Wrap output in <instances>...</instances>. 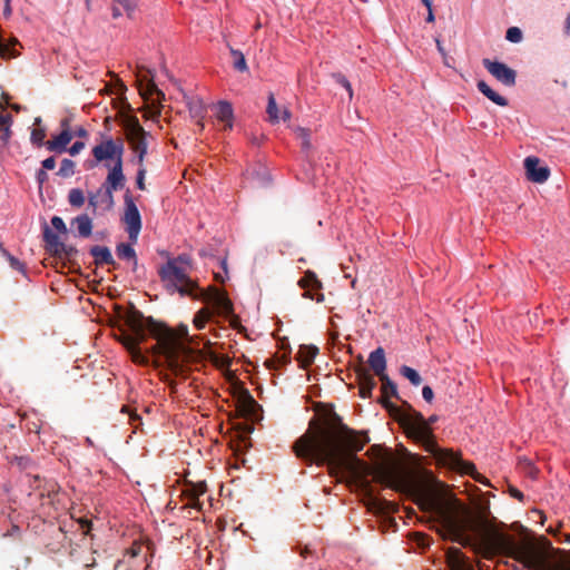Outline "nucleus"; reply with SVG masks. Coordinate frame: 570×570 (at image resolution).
Returning a JSON list of instances; mask_svg holds the SVG:
<instances>
[{
    "mask_svg": "<svg viewBox=\"0 0 570 570\" xmlns=\"http://www.w3.org/2000/svg\"><path fill=\"white\" fill-rule=\"evenodd\" d=\"M43 170H52L56 167V159L55 157H48L41 163Z\"/></svg>",
    "mask_w": 570,
    "mask_h": 570,
    "instance_id": "51",
    "label": "nucleus"
},
{
    "mask_svg": "<svg viewBox=\"0 0 570 570\" xmlns=\"http://www.w3.org/2000/svg\"><path fill=\"white\" fill-rule=\"evenodd\" d=\"M317 353L318 348L316 346L302 345L297 352L296 358L303 367H307L313 363Z\"/></svg>",
    "mask_w": 570,
    "mask_h": 570,
    "instance_id": "27",
    "label": "nucleus"
},
{
    "mask_svg": "<svg viewBox=\"0 0 570 570\" xmlns=\"http://www.w3.org/2000/svg\"><path fill=\"white\" fill-rule=\"evenodd\" d=\"M358 452L363 450V446L370 442V438L366 431H358Z\"/></svg>",
    "mask_w": 570,
    "mask_h": 570,
    "instance_id": "48",
    "label": "nucleus"
},
{
    "mask_svg": "<svg viewBox=\"0 0 570 570\" xmlns=\"http://www.w3.org/2000/svg\"><path fill=\"white\" fill-rule=\"evenodd\" d=\"M126 177L122 171V163L114 164L108 171L105 183L101 185L114 195V191L122 189Z\"/></svg>",
    "mask_w": 570,
    "mask_h": 570,
    "instance_id": "15",
    "label": "nucleus"
},
{
    "mask_svg": "<svg viewBox=\"0 0 570 570\" xmlns=\"http://www.w3.org/2000/svg\"><path fill=\"white\" fill-rule=\"evenodd\" d=\"M86 200L85 194L79 188H72L68 194V202L72 207L80 208Z\"/></svg>",
    "mask_w": 570,
    "mask_h": 570,
    "instance_id": "34",
    "label": "nucleus"
},
{
    "mask_svg": "<svg viewBox=\"0 0 570 570\" xmlns=\"http://www.w3.org/2000/svg\"><path fill=\"white\" fill-rule=\"evenodd\" d=\"M194 299L213 304L219 315L228 316L233 313V303L225 292H222L215 286H209L207 289L200 288Z\"/></svg>",
    "mask_w": 570,
    "mask_h": 570,
    "instance_id": "9",
    "label": "nucleus"
},
{
    "mask_svg": "<svg viewBox=\"0 0 570 570\" xmlns=\"http://www.w3.org/2000/svg\"><path fill=\"white\" fill-rule=\"evenodd\" d=\"M509 492H510L511 497L518 499L519 501H522L524 498L523 493L520 490H518L517 488L511 487Z\"/></svg>",
    "mask_w": 570,
    "mask_h": 570,
    "instance_id": "55",
    "label": "nucleus"
},
{
    "mask_svg": "<svg viewBox=\"0 0 570 570\" xmlns=\"http://www.w3.org/2000/svg\"><path fill=\"white\" fill-rule=\"evenodd\" d=\"M380 381L382 382V395L383 399L387 397H399L397 395V389L396 384L390 380V377L384 374L380 376ZM383 405L395 416V412L393 411L392 403L387 402L386 400H383Z\"/></svg>",
    "mask_w": 570,
    "mask_h": 570,
    "instance_id": "21",
    "label": "nucleus"
},
{
    "mask_svg": "<svg viewBox=\"0 0 570 570\" xmlns=\"http://www.w3.org/2000/svg\"><path fill=\"white\" fill-rule=\"evenodd\" d=\"M257 177L261 178L262 177V184H268L269 183V177H268V174L263 170L262 175L259 171H257Z\"/></svg>",
    "mask_w": 570,
    "mask_h": 570,
    "instance_id": "62",
    "label": "nucleus"
},
{
    "mask_svg": "<svg viewBox=\"0 0 570 570\" xmlns=\"http://www.w3.org/2000/svg\"><path fill=\"white\" fill-rule=\"evenodd\" d=\"M448 561L452 570H466L468 563L464 554L458 548L448 550Z\"/></svg>",
    "mask_w": 570,
    "mask_h": 570,
    "instance_id": "25",
    "label": "nucleus"
},
{
    "mask_svg": "<svg viewBox=\"0 0 570 570\" xmlns=\"http://www.w3.org/2000/svg\"><path fill=\"white\" fill-rule=\"evenodd\" d=\"M367 460L358 458V488L364 475L410 498L424 511L436 514L451 540L462 547L480 546L489 554H503L532 570H570V559L561 557L549 563L529 542L495 529L484 511L474 512L455 498H442L428 482L409 473L393 452L380 444L368 448Z\"/></svg>",
    "mask_w": 570,
    "mask_h": 570,
    "instance_id": "1",
    "label": "nucleus"
},
{
    "mask_svg": "<svg viewBox=\"0 0 570 570\" xmlns=\"http://www.w3.org/2000/svg\"><path fill=\"white\" fill-rule=\"evenodd\" d=\"M3 256L8 259L10 266L21 273H24V265L8 250H3Z\"/></svg>",
    "mask_w": 570,
    "mask_h": 570,
    "instance_id": "42",
    "label": "nucleus"
},
{
    "mask_svg": "<svg viewBox=\"0 0 570 570\" xmlns=\"http://www.w3.org/2000/svg\"><path fill=\"white\" fill-rule=\"evenodd\" d=\"M37 181L41 187L48 180V174L43 169H39L36 175Z\"/></svg>",
    "mask_w": 570,
    "mask_h": 570,
    "instance_id": "53",
    "label": "nucleus"
},
{
    "mask_svg": "<svg viewBox=\"0 0 570 570\" xmlns=\"http://www.w3.org/2000/svg\"><path fill=\"white\" fill-rule=\"evenodd\" d=\"M401 374L404 377H406L415 386L420 385L422 382V379H421L420 374L417 373V371H415L414 368H412L410 366L403 365L401 367Z\"/></svg>",
    "mask_w": 570,
    "mask_h": 570,
    "instance_id": "37",
    "label": "nucleus"
},
{
    "mask_svg": "<svg viewBox=\"0 0 570 570\" xmlns=\"http://www.w3.org/2000/svg\"><path fill=\"white\" fill-rule=\"evenodd\" d=\"M73 138L72 131L61 130V132L55 137H52L50 140L46 141V148L49 151H53L57 154H61L67 151V146L70 144V141Z\"/></svg>",
    "mask_w": 570,
    "mask_h": 570,
    "instance_id": "18",
    "label": "nucleus"
},
{
    "mask_svg": "<svg viewBox=\"0 0 570 570\" xmlns=\"http://www.w3.org/2000/svg\"><path fill=\"white\" fill-rule=\"evenodd\" d=\"M112 3L121 7L129 18L132 17L136 9V2L134 0H112Z\"/></svg>",
    "mask_w": 570,
    "mask_h": 570,
    "instance_id": "40",
    "label": "nucleus"
},
{
    "mask_svg": "<svg viewBox=\"0 0 570 570\" xmlns=\"http://www.w3.org/2000/svg\"><path fill=\"white\" fill-rule=\"evenodd\" d=\"M426 449L440 465L446 466L461 474L470 475L473 480L482 484H489L485 476L476 471L474 463L464 461L461 453L454 452L450 449H442L432 443H429Z\"/></svg>",
    "mask_w": 570,
    "mask_h": 570,
    "instance_id": "6",
    "label": "nucleus"
},
{
    "mask_svg": "<svg viewBox=\"0 0 570 570\" xmlns=\"http://www.w3.org/2000/svg\"><path fill=\"white\" fill-rule=\"evenodd\" d=\"M291 116H292V114H291V111L287 108H284L282 110V112L279 114L281 119L284 120V121L289 120Z\"/></svg>",
    "mask_w": 570,
    "mask_h": 570,
    "instance_id": "60",
    "label": "nucleus"
},
{
    "mask_svg": "<svg viewBox=\"0 0 570 570\" xmlns=\"http://www.w3.org/2000/svg\"><path fill=\"white\" fill-rule=\"evenodd\" d=\"M298 285L302 288H305L306 292L304 293V296L316 299L317 302L321 301L322 294L315 293L321 288V283L317 279L316 275L312 272H306L304 277H302L298 282Z\"/></svg>",
    "mask_w": 570,
    "mask_h": 570,
    "instance_id": "17",
    "label": "nucleus"
},
{
    "mask_svg": "<svg viewBox=\"0 0 570 570\" xmlns=\"http://www.w3.org/2000/svg\"><path fill=\"white\" fill-rule=\"evenodd\" d=\"M41 118L40 117H36L35 118V121H33V126L35 128L31 130V134H30V141L32 145L37 146V147H41V146H46V141H45V138H46V129L43 127H41Z\"/></svg>",
    "mask_w": 570,
    "mask_h": 570,
    "instance_id": "28",
    "label": "nucleus"
},
{
    "mask_svg": "<svg viewBox=\"0 0 570 570\" xmlns=\"http://www.w3.org/2000/svg\"><path fill=\"white\" fill-rule=\"evenodd\" d=\"M11 122H12L11 115H9V114H7V115L0 114V128H2L4 126L10 127Z\"/></svg>",
    "mask_w": 570,
    "mask_h": 570,
    "instance_id": "54",
    "label": "nucleus"
},
{
    "mask_svg": "<svg viewBox=\"0 0 570 570\" xmlns=\"http://www.w3.org/2000/svg\"><path fill=\"white\" fill-rule=\"evenodd\" d=\"M85 148V142L82 141H76L72 144V146L68 149L69 154L71 156L78 155L82 149Z\"/></svg>",
    "mask_w": 570,
    "mask_h": 570,
    "instance_id": "49",
    "label": "nucleus"
},
{
    "mask_svg": "<svg viewBox=\"0 0 570 570\" xmlns=\"http://www.w3.org/2000/svg\"><path fill=\"white\" fill-rule=\"evenodd\" d=\"M265 365L267 368H275L276 367V361L274 358H268L265 361Z\"/></svg>",
    "mask_w": 570,
    "mask_h": 570,
    "instance_id": "64",
    "label": "nucleus"
},
{
    "mask_svg": "<svg viewBox=\"0 0 570 570\" xmlns=\"http://www.w3.org/2000/svg\"><path fill=\"white\" fill-rule=\"evenodd\" d=\"M505 38L514 43H518L522 40V31L518 27H511L507 30Z\"/></svg>",
    "mask_w": 570,
    "mask_h": 570,
    "instance_id": "41",
    "label": "nucleus"
},
{
    "mask_svg": "<svg viewBox=\"0 0 570 570\" xmlns=\"http://www.w3.org/2000/svg\"><path fill=\"white\" fill-rule=\"evenodd\" d=\"M41 425L39 423L32 422L27 424V429L29 432L39 433Z\"/></svg>",
    "mask_w": 570,
    "mask_h": 570,
    "instance_id": "58",
    "label": "nucleus"
},
{
    "mask_svg": "<svg viewBox=\"0 0 570 570\" xmlns=\"http://www.w3.org/2000/svg\"><path fill=\"white\" fill-rule=\"evenodd\" d=\"M72 225L77 226L79 236L87 238L92 233V220L87 214H81L72 219Z\"/></svg>",
    "mask_w": 570,
    "mask_h": 570,
    "instance_id": "26",
    "label": "nucleus"
},
{
    "mask_svg": "<svg viewBox=\"0 0 570 570\" xmlns=\"http://www.w3.org/2000/svg\"><path fill=\"white\" fill-rule=\"evenodd\" d=\"M179 263H189V257L179 255L176 258L169 259L159 269V276L166 283V287L170 293L178 292L181 296H188L194 299L200 287L187 275L186 269L178 265Z\"/></svg>",
    "mask_w": 570,
    "mask_h": 570,
    "instance_id": "5",
    "label": "nucleus"
},
{
    "mask_svg": "<svg viewBox=\"0 0 570 570\" xmlns=\"http://www.w3.org/2000/svg\"><path fill=\"white\" fill-rule=\"evenodd\" d=\"M121 7L112 3V7H111V12H112V18L114 19H118L119 17L122 16V11L120 10Z\"/></svg>",
    "mask_w": 570,
    "mask_h": 570,
    "instance_id": "57",
    "label": "nucleus"
},
{
    "mask_svg": "<svg viewBox=\"0 0 570 570\" xmlns=\"http://www.w3.org/2000/svg\"><path fill=\"white\" fill-rule=\"evenodd\" d=\"M476 87L480 92H482L488 99H490L495 105L501 107L508 106V99L495 92L484 80H479Z\"/></svg>",
    "mask_w": 570,
    "mask_h": 570,
    "instance_id": "24",
    "label": "nucleus"
},
{
    "mask_svg": "<svg viewBox=\"0 0 570 570\" xmlns=\"http://www.w3.org/2000/svg\"><path fill=\"white\" fill-rule=\"evenodd\" d=\"M12 13L11 0H4L3 16L9 18Z\"/></svg>",
    "mask_w": 570,
    "mask_h": 570,
    "instance_id": "56",
    "label": "nucleus"
},
{
    "mask_svg": "<svg viewBox=\"0 0 570 570\" xmlns=\"http://www.w3.org/2000/svg\"><path fill=\"white\" fill-rule=\"evenodd\" d=\"M124 151L125 145L121 138L104 136L101 141L92 148L91 154L97 163L111 160L114 164H120Z\"/></svg>",
    "mask_w": 570,
    "mask_h": 570,
    "instance_id": "8",
    "label": "nucleus"
},
{
    "mask_svg": "<svg viewBox=\"0 0 570 570\" xmlns=\"http://www.w3.org/2000/svg\"><path fill=\"white\" fill-rule=\"evenodd\" d=\"M75 167H76V164L73 160L65 158L61 160L60 168H59L57 175H59L63 178L71 177L75 174Z\"/></svg>",
    "mask_w": 570,
    "mask_h": 570,
    "instance_id": "36",
    "label": "nucleus"
},
{
    "mask_svg": "<svg viewBox=\"0 0 570 570\" xmlns=\"http://www.w3.org/2000/svg\"><path fill=\"white\" fill-rule=\"evenodd\" d=\"M90 255L95 258L96 265H112L116 266V262L111 255V252L106 246H94L90 248Z\"/></svg>",
    "mask_w": 570,
    "mask_h": 570,
    "instance_id": "22",
    "label": "nucleus"
},
{
    "mask_svg": "<svg viewBox=\"0 0 570 570\" xmlns=\"http://www.w3.org/2000/svg\"><path fill=\"white\" fill-rule=\"evenodd\" d=\"M216 117L219 121L225 124V129L233 128V107L227 101H219L216 106Z\"/></svg>",
    "mask_w": 570,
    "mask_h": 570,
    "instance_id": "23",
    "label": "nucleus"
},
{
    "mask_svg": "<svg viewBox=\"0 0 570 570\" xmlns=\"http://www.w3.org/2000/svg\"><path fill=\"white\" fill-rule=\"evenodd\" d=\"M422 396L423 399L426 401V402H432L433 397H434V393H433V390L425 385L423 389H422Z\"/></svg>",
    "mask_w": 570,
    "mask_h": 570,
    "instance_id": "52",
    "label": "nucleus"
},
{
    "mask_svg": "<svg viewBox=\"0 0 570 570\" xmlns=\"http://www.w3.org/2000/svg\"><path fill=\"white\" fill-rule=\"evenodd\" d=\"M190 115L197 119V124L204 128V124L202 122V119L205 115V107L200 100L190 101L188 104Z\"/></svg>",
    "mask_w": 570,
    "mask_h": 570,
    "instance_id": "33",
    "label": "nucleus"
},
{
    "mask_svg": "<svg viewBox=\"0 0 570 570\" xmlns=\"http://www.w3.org/2000/svg\"><path fill=\"white\" fill-rule=\"evenodd\" d=\"M75 135L78 136V137H86L88 135L87 130L82 127L78 128L76 131H75Z\"/></svg>",
    "mask_w": 570,
    "mask_h": 570,
    "instance_id": "63",
    "label": "nucleus"
},
{
    "mask_svg": "<svg viewBox=\"0 0 570 570\" xmlns=\"http://www.w3.org/2000/svg\"><path fill=\"white\" fill-rule=\"evenodd\" d=\"M47 492H48V497H50L52 493H56L57 492V484L55 482L48 483Z\"/></svg>",
    "mask_w": 570,
    "mask_h": 570,
    "instance_id": "61",
    "label": "nucleus"
},
{
    "mask_svg": "<svg viewBox=\"0 0 570 570\" xmlns=\"http://www.w3.org/2000/svg\"><path fill=\"white\" fill-rule=\"evenodd\" d=\"M12 131L10 127L4 126L0 128V141L2 142L3 147H6L11 138Z\"/></svg>",
    "mask_w": 570,
    "mask_h": 570,
    "instance_id": "47",
    "label": "nucleus"
},
{
    "mask_svg": "<svg viewBox=\"0 0 570 570\" xmlns=\"http://www.w3.org/2000/svg\"><path fill=\"white\" fill-rule=\"evenodd\" d=\"M120 317L131 333L121 330L119 341L129 351L135 363L148 364L149 357L141 353L139 345L150 335L157 341L150 350L151 354L165 356L173 373L179 374L183 371L181 362L184 357H187L189 350L179 336L188 338L189 343H194V338L188 336L186 326H183L177 334L164 323L150 316L145 317L132 304Z\"/></svg>",
    "mask_w": 570,
    "mask_h": 570,
    "instance_id": "3",
    "label": "nucleus"
},
{
    "mask_svg": "<svg viewBox=\"0 0 570 570\" xmlns=\"http://www.w3.org/2000/svg\"><path fill=\"white\" fill-rule=\"evenodd\" d=\"M126 136L130 144L132 151L136 155L138 166L144 165L145 157L147 155L148 132L140 126L139 120L136 116H129L126 120Z\"/></svg>",
    "mask_w": 570,
    "mask_h": 570,
    "instance_id": "7",
    "label": "nucleus"
},
{
    "mask_svg": "<svg viewBox=\"0 0 570 570\" xmlns=\"http://www.w3.org/2000/svg\"><path fill=\"white\" fill-rule=\"evenodd\" d=\"M230 55L234 58L233 66L236 70H238L240 72H245L248 70L246 59L242 51L230 48Z\"/></svg>",
    "mask_w": 570,
    "mask_h": 570,
    "instance_id": "35",
    "label": "nucleus"
},
{
    "mask_svg": "<svg viewBox=\"0 0 570 570\" xmlns=\"http://www.w3.org/2000/svg\"><path fill=\"white\" fill-rule=\"evenodd\" d=\"M188 502H187V507H190L193 509H196L198 511H200L203 509V503L199 501V498L198 497H195V498H187Z\"/></svg>",
    "mask_w": 570,
    "mask_h": 570,
    "instance_id": "50",
    "label": "nucleus"
},
{
    "mask_svg": "<svg viewBox=\"0 0 570 570\" xmlns=\"http://www.w3.org/2000/svg\"><path fill=\"white\" fill-rule=\"evenodd\" d=\"M43 239L46 243V250L51 255H60L62 250H65V244L60 242L59 235L49 228L48 225H45L43 228Z\"/></svg>",
    "mask_w": 570,
    "mask_h": 570,
    "instance_id": "19",
    "label": "nucleus"
},
{
    "mask_svg": "<svg viewBox=\"0 0 570 570\" xmlns=\"http://www.w3.org/2000/svg\"><path fill=\"white\" fill-rule=\"evenodd\" d=\"M297 138L301 140V146L304 150H308L311 148L309 132L307 129L298 127L295 130Z\"/></svg>",
    "mask_w": 570,
    "mask_h": 570,
    "instance_id": "39",
    "label": "nucleus"
},
{
    "mask_svg": "<svg viewBox=\"0 0 570 570\" xmlns=\"http://www.w3.org/2000/svg\"><path fill=\"white\" fill-rule=\"evenodd\" d=\"M207 491V484L205 481H200V482H187L185 484V489L183 490V494L186 497V498H195V497H200L203 494H205Z\"/></svg>",
    "mask_w": 570,
    "mask_h": 570,
    "instance_id": "29",
    "label": "nucleus"
},
{
    "mask_svg": "<svg viewBox=\"0 0 570 570\" xmlns=\"http://www.w3.org/2000/svg\"><path fill=\"white\" fill-rule=\"evenodd\" d=\"M78 253V250L73 247V246H67L65 244V250H62L60 253V255H56L55 257L59 258V259H67V261H71V258L73 256H76V254Z\"/></svg>",
    "mask_w": 570,
    "mask_h": 570,
    "instance_id": "45",
    "label": "nucleus"
},
{
    "mask_svg": "<svg viewBox=\"0 0 570 570\" xmlns=\"http://www.w3.org/2000/svg\"><path fill=\"white\" fill-rule=\"evenodd\" d=\"M524 168L529 180L542 184L548 180L550 170L546 166H540V160L537 157H527L524 159Z\"/></svg>",
    "mask_w": 570,
    "mask_h": 570,
    "instance_id": "14",
    "label": "nucleus"
},
{
    "mask_svg": "<svg viewBox=\"0 0 570 570\" xmlns=\"http://www.w3.org/2000/svg\"><path fill=\"white\" fill-rule=\"evenodd\" d=\"M117 255L121 259L132 261V269L136 271L138 262L136 252L130 244L120 243L116 248Z\"/></svg>",
    "mask_w": 570,
    "mask_h": 570,
    "instance_id": "30",
    "label": "nucleus"
},
{
    "mask_svg": "<svg viewBox=\"0 0 570 570\" xmlns=\"http://www.w3.org/2000/svg\"><path fill=\"white\" fill-rule=\"evenodd\" d=\"M88 205L94 215L100 212H109L115 206L114 195L100 186L96 191L89 193Z\"/></svg>",
    "mask_w": 570,
    "mask_h": 570,
    "instance_id": "12",
    "label": "nucleus"
},
{
    "mask_svg": "<svg viewBox=\"0 0 570 570\" xmlns=\"http://www.w3.org/2000/svg\"><path fill=\"white\" fill-rule=\"evenodd\" d=\"M368 365L373 372L380 377L385 374L386 360L385 352L382 347H377L368 356Z\"/></svg>",
    "mask_w": 570,
    "mask_h": 570,
    "instance_id": "20",
    "label": "nucleus"
},
{
    "mask_svg": "<svg viewBox=\"0 0 570 570\" xmlns=\"http://www.w3.org/2000/svg\"><path fill=\"white\" fill-rule=\"evenodd\" d=\"M122 222L126 224L129 239L131 243H136L141 230V216L129 191L125 195V214Z\"/></svg>",
    "mask_w": 570,
    "mask_h": 570,
    "instance_id": "10",
    "label": "nucleus"
},
{
    "mask_svg": "<svg viewBox=\"0 0 570 570\" xmlns=\"http://www.w3.org/2000/svg\"><path fill=\"white\" fill-rule=\"evenodd\" d=\"M293 451L308 465H326L340 483L351 492L356 490V432L343 423L332 405L316 407Z\"/></svg>",
    "mask_w": 570,
    "mask_h": 570,
    "instance_id": "2",
    "label": "nucleus"
},
{
    "mask_svg": "<svg viewBox=\"0 0 570 570\" xmlns=\"http://www.w3.org/2000/svg\"><path fill=\"white\" fill-rule=\"evenodd\" d=\"M147 76H142V75H138V87H139V94L141 95V97L146 100L148 99H153V102H158L160 104V101L163 99H165V95L164 92L158 89V87L156 86L155 81H154V73L151 72V70L147 69Z\"/></svg>",
    "mask_w": 570,
    "mask_h": 570,
    "instance_id": "13",
    "label": "nucleus"
},
{
    "mask_svg": "<svg viewBox=\"0 0 570 570\" xmlns=\"http://www.w3.org/2000/svg\"><path fill=\"white\" fill-rule=\"evenodd\" d=\"M60 127H61V130L71 131L70 119L69 118L61 119Z\"/></svg>",
    "mask_w": 570,
    "mask_h": 570,
    "instance_id": "59",
    "label": "nucleus"
},
{
    "mask_svg": "<svg viewBox=\"0 0 570 570\" xmlns=\"http://www.w3.org/2000/svg\"><path fill=\"white\" fill-rule=\"evenodd\" d=\"M213 312L208 307L200 308L194 316V325L198 330H203L206 323L210 320Z\"/></svg>",
    "mask_w": 570,
    "mask_h": 570,
    "instance_id": "32",
    "label": "nucleus"
},
{
    "mask_svg": "<svg viewBox=\"0 0 570 570\" xmlns=\"http://www.w3.org/2000/svg\"><path fill=\"white\" fill-rule=\"evenodd\" d=\"M266 112L268 115L269 122H272V124L279 122V120H281L279 110H278V107H277V104H276V100H275V97L273 94H269V96H268Z\"/></svg>",
    "mask_w": 570,
    "mask_h": 570,
    "instance_id": "31",
    "label": "nucleus"
},
{
    "mask_svg": "<svg viewBox=\"0 0 570 570\" xmlns=\"http://www.w3.org/2000/svg\"><path fill=\"white\" fill-rule=\"evenodd\" d=\"M391 406L395 412V420L399 421L406 434L422 442L426 452H429L426 449L429 443L439 446L433 440V433L430 428V424L436 421L435 415L430 416L426 421L422 413L414 410L407 402H403V405L400 407L396 405Z\"/></svg>",
    "mask_w": 570,
    "mask_h": 570,
    "instance_id": "4",
    "label": "nucleus"
},
{
    "mask_svg": "<svg viewBox=\"0 0 570 570\" xmlns=\"http://www.w3.org/2000/svg\"><path fill=\"white\" fill-rule=\"evenodd\" d=\"M484 68L491 73L499 82L507 87H513L517 81V72L503 62L492 61L488 58L482 60Z\"/></svg>",
    "mask_w": 570,
    "mask_h": 570,
    "instance_id": "11",
    "label": "nucleus"
},
{
    "mask_svg": "<svg viewBox=\"0 0 570 570\" xmlns=\"http://www.w3.org/2000/svg\"><path fill=\"white\" fill-rule=\"evenodd\" d=\"M51 225L53 226V228L58 232V233H61V234H67V226L63 222V219L59 216H53L51 218Z\"/></svg>",
    "mask_w": 570,
    "mask_h": 570,
    "instance_id": "46",
    "label": "nucleus"
},
{
    "mask_svg": "<svg viewBox=\"0 0 570 570\" xmlns=\"http://www.w3.org/2000/svg\"><path fill=\"white\" fill-rule=\"evenodd\" d=\"M146 174H147V169H146L145 165L139 166L138 171H137V177H136V185L140 190L146 189V185H145Z\"/></svg>",
    "mask_w": 570,
    "mask_h": 570,
    "instance_id": "44",
    "label": "nucleus"
},
{
    "mask_svg": "<svg viewBox=\"0 0 570 570\" xmlns=\"http://www.w3.org/2000/svg\"><path fill=\"white\" fill-rule=\"evenodd\" d=\"M333 79L337 85L342 86L347 91V96L351 101L353 98L352 83L342 73H334Z\"/></svg>",
    "mask_w": 570,
    "mask_h": 570,
    "instance_id": "38",
    "label": "nucleus"
},
{
    "mask_svg": "<svg viewBox=\"0 0 570 570\" xmlns=\"http://www.w3.org/2000/svg\"><path fill=\"white\" fill-rule=\"evenodd\" d=\"M13 462L21 470H31L33 468V462L28 456H16Z\"/></svg>",
    "mask_w": 570,
    "mask_h": 570,
    "instance_id": "43",
    "label": "nucleus"
},
{
    "mask_svg": "<svg viewBox=\"0 0 570 570\" xmlns=\"http://www.w3.org/2000/svg\"><path fill=\"white\" fill-rule=\"evenodd\" d=\"M376 382L363 366V357L358 355V396L366 399L371 396Z\"/></svg>",
    "mask_w": 570,
    "mask_h": 570,
    "instance_id": "16",
    "label": "nucleus"
}]
</instances>
